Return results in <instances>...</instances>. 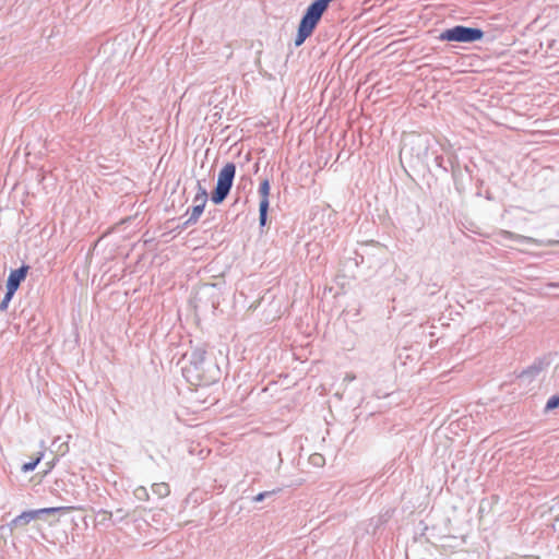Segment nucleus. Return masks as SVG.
<instances>
[{
	"label": "nucleus",
	"instance_id": "1",
	"mask_svg": "<svg viewBox=\"0 0 559 559\" xmlns=\"http://www.w3.org/2000/svg\"><path fill=\"white\" fill-rule=\"evenodd\" d=\"M236 174V166L234 163H227L218 173L217 183L215 190L212 192V202L214 204L222 203L228 195Z\"/></svg>",
	"mask_w": 559,
	"mask_h": 559
},
{
	"label": "nucleus",
	"instance_id": "2",
	"mask_svg": "<svg viewBox=\"0 0 559 559\" xmlns=\"http://www.w3.org/2000/svg\"><path fill=\"white\" fill-rule=\"evenodd\" d=\"M484 32L479 28L466 27L462 25L444 29L439 39L443 41L473 43L480 40Z\"/></svg>",
	"mask_w": 559,
	"mask_h": 559
},
{
	"label": "nucleus",
	"instance_id": "3",
	"mask_svg": "<svg viewBox=\"0 0 559 559\" xmlns=\"http://www.w3.org/2000/svg\"><path fill=\"white\" fill-rule=\"evenodd\" d=\"M75 507H52V508H43L38 510L23 512L19 516L13 520L14 525H26L32 520L37 519L40 514H55V513H69L71 511L76 510Z\"/></svg>",
	"mask_w": 559,
	"mask_h": 559
},
{
	"label": "nucleus",
	"instance_id": "4",
	"mask_svg": "<svg viewBox=\"0 0 559 559\" xmlns=\"http://www.w3.org/2000/svg\"><path fill=\"white\" fill-rule=\"evenodd\" d=\"M259 193L261 195V201L259 204L260 211V225L264 226L266 223V215L269 210V195H270V182L269 180H263L259 188Z\"/></svg>",
	"mask_w": 559,
	"mask_h": 559
},
{
	"label": "nucleus",
	"instance_id": "5",
	"mask_svg": "<svg viewBox=\"0 0 559 559\" xmlns=\"http://www.w3.org/2000/svg\"><path fill=\"white\" fill-rule=\"evenodd\" d=\"M28 270V265H22L21 267L11 271L7 281V289L15 293L19 289L20 284L25 280Z\"/></svg>",
	"mask_w": 559,
	"mask_h": 559
},
{
	"label": "nucleus",
	"instance_id": "6",
	"mask_svg": "<svg viewBox=\"0 0 559 559\" xmlns=\"http://www.w3.org/2000/svg\"><path fill=\"white\" fill-rule=\"evenodd\" d=\"M206 201H207L206 190L202 187H199V191L195 194L194 200H193L194 205L192 206L191 216L189 218V222H191V221L197 222L199 219V217L203 213Z\"/></svg>",
	"mask_w": 559,
	"mask_h": 559
},
{
	"label": "nucleus",
	"instance_id": "7",
	"mask_svg": "<svg viewBox=\"0 0 559 559\" xmlns=\"http://www.w3.org/2000/svg\"><path fill=\"white\" fill-rule=\"evenodd\" d=\"M498 235L503 237V238H507V239H510V240H513V241H518V242H521V243H525V245H540V241L538 239H535L533 237H527V236L519 235V234H515V233H512V231H509V230H500Z\"/></svg>",
	"mask_w": 559,
	"mask_h": 559
},
{
	"label": "nucleus",
	"instance_id": "8",
	"mask_svg": "<svg viewBox=\"0 0 559 559\" xmlns=\"http://www.w3.org/2000/svg\"><path fill=\"white\" fill-rule=\"evenodd\" d=\"M152 490L159 498H165L170 493V488L167 483L153 484Z\"/></svg>",
	"mask_w": 559,
	"mask_h": 559
},
{
	"label": "nucleus",
	"instance_id": "9",
	"mask_svg": "<svg viewBox=\"0 0 559 559\" xmlns=\"http://www.w3.org/2000/svg\"><path fill=\"white\" fill-rule=\"evenodd\" d=\"M44 456V453H38L37 456L32 460L31 462H27L25 464L22 465V472L24 473H28V472H32L35 469V467L39 464V462L41 461Z\"/></svg>",
	"mask_w": 559,
	"mask_h": 559
},
{
	"label": "nucleus",
	"instance_id": "10",
	"mask_svg": "<svg viewBox=\"0 0 559 559\" xmlns=\"http://www.w3.org/2000/svg\"><path fill=\"white\" fill-rule=\"evenodd\" d=\"M15 293L13 292H10L7 289V293L4 295V298L2 299V301L0 302V310L1 311H7L8 307H9V304L11 301V299L13 298Z\"/></svg>",
	"mask_w": 559,
	"mask_h": 559
},
{
	"label": "nucleus",
	"instance_id": "11",
	"mask_svg": "<svg viewBox=\"0 0 559 559\" xmlns=\"http://www.w3.org/2000/svg\"><path fill=\"white\" fill-rule=\"evenodd\" d=\"M134 496L141 501H146L148 499L147 490L145 487L142 486L138 487L134 490Z\"/></svg>",
	"mask_w": 559,
	"mask_h": 559
},
{
	"label": "nucleus",
	"instance_id": "12",
	"mask_svg": "<svg viewBox=\"0 0 559 559\" xmlns=\"http://www.w3.org/2000/svg\"><path fill=\"white\" fill-rule=\"evenodd\" d=\"M559 407V395L551 396L546 404V411H551Z\"/></svg>",
	"mask_w": 559,
	"mask_h": 559
},
{
	"label": "nucleus",
	"instance_id": "13",
	"mask_svg": "<svg viewBox=\"0 0 559 559\" xmlns=\"http://www.w3.org/2000/svg\"><path fill=\"white\" fill-rule=\"evenodd\" d=\"M53 467H55V462L53 461L47 462L46 463V468L43 472V476L47 475Z\"/></svg>",
	"mask_w": 559,
	"mask_h": 559
},
{
	"label": "nucleus",
	"instance_id": "14",
	"mask_svg": "<svg viewBox=\"0 0 559 559\" xmlns=\"http://www.w3.org/2000/svg\"><path fill=\"white\" fill-rule=\"evenodd\" d=\"M270 492L265 491V492H260L259 495H257L254 497V501H262Z\"/></svg>",
	"mask_w": 559,
	"mask_h": 559
},
{
	"label": "nucleus",
	"instance_id": "15",
	"mask_svg": "<svg viewBox=\"0 0 559 559\" xmlns=\"http://www.w3.org/2000/svg\"><path fill=\"white\" fill-rule=\"evenodd\" d=\"M547 246H555V245H559V239L558 240H548L546 242Z\"/></svg>",
	"mask_w": 559,
	"mask_h": 559
}]
</instances>
